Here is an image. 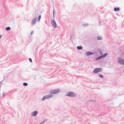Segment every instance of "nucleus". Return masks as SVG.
<instances>
[{
	"mask_svg": "<svg viewBox=\"0 0 124 124\" xmlns=\"http://www.w3.org/2000/svg\"><path fill=\"white\" fill-rule=\"evenodd\" d=\"M59 89H56L50 92L51 95H52L53 94H55L59 93Z\"/></svg>",
	"mask_w": 124,
	"mask_h": 124,
	"instance_id": "1",
	"label": "nucleus"
},
{
	"mask_svg": "<svg viewBox=\"0 0 124 124\" xmlns=\"http://www.w3.org/2000/svg\"><path fill=\"white\" fill-rule=\"evenodd\" d=\"M66 95L67 96L73 97L75 96V94L73 92H68Z\"/></svg>",
	"mask_w": 124,
	"mask_h": 124,
	"instance_id": "2",
	"label": "nucleus"
},
{
	"mask_svg": "<svg viewBox=\"0 0 124 124\" xmlns=\"http://www.w3.org/2000/svg\"><path fill=\"white\" fill-rule=\"evenodd\" d=\"M102 70L100 68H97L95 69L93 71V72L95 73H97L101 71Z\"/></svg>",
	"mask_w": 124,
	"mask_h": 124,
	"instance_id": "3",
	"label": "nucleus"
},
{
	"mask_svg": "<svg viewBox=\"0 0 124 124\" xmlns=\"http://www.w3.org/2000/svg\"><path fill=\"white\" fill-rule=\"evenodd\" d=\"M52 96L51 95H48L45 96L43 97L42 98V100H44L45 99L49 98L52 97Z\"/></svg>",
	"mask_w": 124,
	"mask_h": 124,
	"instance_id": "4",
	"label": "nucleus"
},
{
	"mask_svg": "<svg viewBox=\"0 0 124 124\" xmlns=\"http://www.w3.org/2000/svg\"><path fill=\"white\" fill-rule=\"evenodd\" d=\"M51 23L52 25L54 27H56V24L54 19L53 20L51 21Z\"/></svg>",
	"mask_w": 124,
	"mask_h": 124,
	"instance_id": "5",
	"label": "nucleus"
},
{
	"mask_svg": "<svg viewBox=\"0 0 124 124\" xmlns=\"http://www.w3.org/2000/svg\"><path fill=\"white\" fill-rule=\"evenodd\" d=\"M118 62L119 63L122 64H124V60L121 58H119L118 59Z\"/></svg>",
	"mask_w": 124,
	"mask_h": 124,
	"instance_id": "6",
	"label": "nucleus"
},
{
	"mask_svg": "<svg viewBox=\"0 0 124 124\" xmlns=\"http://www.w3.org/2000/svg\"><path fill=\"white\" fill-rule=\"evenodd\" d=\"M36 20H37V17L35 18L31 22V24L32 25H33L34 24H35L36 22Z\"/></svg>",
	"mask_w": 124,
	"mask_h": 124,
	"instance_id": "7",
	"label": "nucleus"
},
{
	"mask_svg": "<svg viewBox=\"0 0 124 124\" xmlns=\"http://www.w3.org/2000/svg\"><path fill=\"white\" fill-rule=\"evenodd\" d=\"M38 113V112L37 111H35L33 112L32 114V115L33 116H36Z\"/></svg>",
	"mask_w": 124,
	"mask_h": 124,
	"instance_id": "8",
	"label": "nucleus"
},
{
	"mask_svg": "<svg viewBox=\"0 0 124 124\" xmlns=\"http://www.w3.org/2000/svg\"><path fill=\"white\" fill-rule=\"evenodd\" d=\"M94 54V53H91L89 52H88L86 53V54L87 55H89L93 54Z\"/></svg>",
	"mask_w": 124,
	"mask_h": 124,
	"instance_id": "9",
	"label": "nucleus"
},
{
	"mask_svg": "<svg viewBox=\"0 0 124 124\" xmlns=\"http://www.w3.org/2000/svg\"><path fill=\"white\" fill-rule=\"evenodd\" d=\"M114 9L115 11H118L119 10V8H114Z\"/></svg>",
	"mask_w": 124,
	"mask_h": 124,
	"instance_id": "10",
	"label": "nucleus"
},
{
	"mask_svg": "<svg viewBox=\"0 0 124 124\" xmlns=\"http://www.w3.org/2000/svg\"><path fill=\"white\" fill-rule=\"evenodd\" d=\"M77 48L78 50H80L82 49V47L81 46H77Z\"/></svg>",
	"mask_w": 124,
	"mask_h": 124,
	"instance_id": "11",
	"label": "nucleus"
},
{
	"mask_svg": "<svg viewBox=\"0 0 124 124\" xmlns=\"http://www.w3.org/2000/svg\"><path fill=\"white\" fill-rule=\"evenodd\" d=\"M107 55V54L106 53H105V54H104L101 57H106Z\"/></svg>",
	"mask_w": 124,
	"mask_h": 124,
	"instance_id": "12",
	"label": "nucleus"
},
{
	"mask_svg": "<svg viewBox=\"0 0 124 124\" xmlns=\"http://www.w3.org/2000/svg\"><path fill=\"white\" fill-rule=\"evenodd\" d=\"M10 29V28L9 27H8L6 28V30L7 31L9 30Z\"/></svg>",
	"mask_w": 124,
	"mask_h": 124,
	"instance_id": "13",
	"label": "nucleus"
},
{
	"mask_svg": "<svg viewBox=\"0 0 124 124\" xmlns=\"http://www.w3.org/2000/svg\"><path fill=\"white\" fill-rule=\"evenodd\" d=\"M41 18V16L40 15L38 17V21H39Z\"/></svg>",
	"mask_w": 124,
	"mask_h": 124,
	"instance_id": "14",
	"label": "nucleus"
},
{
	"mask_svg": "<svg viewBox=\"0 0 124 124\" xmlns=\"http://www.w3.org/2000/svg\"><path fill=\"white\" fill-rule=\"evenodd\" d=\"M23 85H24L26 86L27 85V84L26 83H24Z\"/></svg>",
	"mask_w": 124,
	"mask_h": 124,
	"instance_id": "15",
	"label": "nucleus"
},
{
	"mask_svg": "<svg viewBox=\"0 0 124 124\" xmlns=\"http://www.w3.org/2000/svg\"><path fill=\"white\" fill-rule=\"evenodd\" d=\"M98 40H100L101 39V38L100 37H98L97 38Z\"/></svg>",
	"mask_w": 124,
	"mask_h": 124,
	"instance_id": "16",
	"label": "nucleus"
},
{
	"mask_svg": "<svg viewBox=\"0 0 124 124\" xmlns=\"http://www.w3.org/2000/svg\"><path fill=\"white\" fill-rule=\"evenodd\" d=\"M102 57H98V58H96V60H98V59H100Z\"/></svg>",
	"mask_w": 124,
	"mask_h": 124,
	"instance_id": "17",
	"label": "nucleus"
},
{
	"mask_svg": "<svg viewBox=\"0 0 124 124\" xmlns=\"http://www.w3.org/2000/svg\"><path fill=\"white\" fill-rule=\"evenodd\" d=\"M29 60L30 62H32V60L31 58H29Z\"/></svg>",
	"mask_w": 124,
	"mask_h": 124,
	"instance_id": "18",
	"label": "nucleus"
},
{
	"mask_svg": "<svg viewBox=\"0 0 124 124\" xmlns=\"http://www.w3.org/2000/svg\"><path fill=\"white\" fill-rule=\"evenodd\" d=\"M54 10L53 11V17H54Z\"/></svg>",
	"mask_w": 124,
	"mask_h": 124,
	"instance_id": "19",
	"label": "nucleus"
},
{
	"mask_svg": "<svg viewBox=\"0 0 124 124\" xmlns=\"http://www.w3.org/2000/svg\"><path fill=\"white\" fill-rule=\"evenodd\" d=\"M99 76L100 77H101V78H102L103 77V76L101 75H100Z\"/></svg>",
	"mask_w": 124,
	"mask_h": 124,
	"instance_id": "20",
	"label": "nucleus"
},
{
	"mask_svg": "<svg viewBox=\"0 0 124 124\" xmlns=\"http://www.w3.org/2000/svg\"><path fill=\"white\" fill-rule=\"evenodd\" d=\"M44 122H41V123H40V124H44Z\"/></svg>",
	"mask_w": 124,
	"mask_h": 124,
	"instance_id": "21",
	"label": "nucleus"
},
{
	"mask_svg": "<svg viewBox=\"0 0 124 124\" xmlns=\"http://www.w3.org/2000/svg\"><path fill=\"white\" fill-rule=\"evenodd\" d=\"M33 31H32L31 32V35H32L33 34Z\"/></svg>",
	"mask_w": 124,
	"mask_h": 124,
	"instance_id": "22",
	"label": "nucleus"
},
{
	"mask_svg": "<svg viewBox=\"0 0 124 124\" xmlns=\"http://www.w3.org/2000/svg\"><path fill=\"white\" fill-rule=\"evenodd\" d=\"M1 35H0V39L1 38Z\"/></svg>",
	"mask_w": 124,
	"mask_h": 124,
	"instance_id": "23",
	"label": "nucleus"
}]
</instances>
